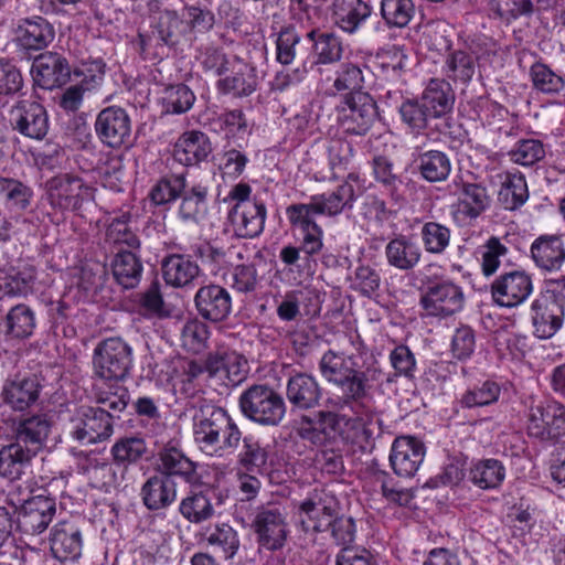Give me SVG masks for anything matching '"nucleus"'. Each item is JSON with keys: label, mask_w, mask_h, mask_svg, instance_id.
<instances>
[{"label": "nucleus", "mask_w": 565, "mask_h": 565, "mask_svg": "<svg viewBox=\"0 0 565 565\" xmlns=\"http://www.w3.org/2000/svg\"><path fill=\"white\" fill-rule=\"evenodd\" d=\"M11 121L22 135L32 139L44 138L49 130L46 111L36 102H19L11 110Z\"/></svg>", "instance_id": "21"}, {"label": "nucleus", "mask_w": 565, "mask_h": 565, "mask_svg": "<svg viewBox=\"0 0 565 565\" xmlns=\"http://www.w3.org/2000/svg\"><path fill=\"white\" fill-rule=\"evenodd\" d=\"M339 513L337 500L326 493H313L298 507L296 523L305 532L316 534L328 531Z\"/></svg>", "instance_id": "10"}, {"label": "nucleus", "mask_w": 565, "mask_h": 565, "mask_svg": "<svg viewBox=\"0 0 565 565\" xmlns=\"http://www.w3.org/2000/svg\"><path fill=\"white\" fill-rule=\"evenodd\" d=\"M420 239L429 254H443L450 244V228L438 222H426L420 227Z\"/></svg>", "instance_id": "57"}, {"label": "nucleus", "mask_w": 565, "mask_h": 565, "mask_svg": "<svg viewBox=\"0 0 565 565\" xmlns=\"http://www.w3.org/2000/svg\"><path fill=\"white\" fill-rule=\"evenodd\" d=\"M207 370L225 385L236 386L245 380L248 373V363L242 354L228 351L212 358Z\"/></svg>", "instance_id": "29"}, {"label": "nucleus", "mask_w": 565, "mask_h": 565, "mask_svg": "<svg viewBox=\"0 0 565 565\" xmlns=\"http://www.w3.org/2000/svg\"><path fill=\"white\" fill-rule=\"evenodd\" d=\"M35 326V313L24 303L12 307L7 313L6 333L13 339H25L31 337Z\"/></svg>", "instance_id": "45"}, {"label": "nucleus", "mask_w": 565, "mask_h": 565, "mask_svg": "<svg viewBox=\"0 0 565 565\" xmlns=\"http://www.w3.org/2000/svg\"><path fill=\"white\" fill-rule=\"evenodd\" d=\"M181 194L178 210L180 220L191 224L205 221L209 213V186L200 182L189 189L185 188Z\"/></svg>", "instance_id": "33"}, {"label": "nucleus", "mask_w": 565, "mask_h": 565, "mask_svg": "<svg viewBox=\"0 0 565 565\" xmlns=\"http://www.w3.org/2000/svg\"><path fill=\"white\" fill-rule=\"evenodd\" d=\"M416 163L422 178L431 183L445 181L451 171L449 157L439 150L419 153Z\"/></svg>", "instance_id": "43"}, {"label": "nucleus", "mask_w": 565, "mask_h": 565, "mask_svg": "<svg viewBox=\"0 0 565 565\" xmlns=\"http://www.w3.org/2000/svg\"><path fill=\"white\" fill-rule=\"evenodd\" d=\"M532 259L544 270H558L565 262L563 241L557 235L541 236L532 243Z\"/></svg>", "instance_id": "38"}, {"label": "nucleus", "mask_w": 565, "mask_h": 565, "mask_svg": "<svg viewBox=\"0 0 565 565\" xmlns=\"http://www.w3.org/2000/svg\"><path fill=\"white\" fill-rule=\"evenodd\" d=\"M220 427L213 438L211 450L207 452L209 456L223 457L234 452L242 438L237 425L226 412L224 417L221 418Z\"/></svg>", "instance_id": "47"}, {"label": "nucleus", "mask_w": 565, "mask_h": 565, "mask_svg": "<svg viewBox=\"0 0 565 565\" xmlns=\"http://www.w3.org/2000/svg\"><path fill=\"white\" fill-rule=\"evenodd\" d=\"M371 15V8L362 0H334L331 8L332 22L347 33H354Z\"/></svg>", "instance_id": "35"}, {"label": "nucleus", "mask_w": 565, "mask_h": 565, "mask_svg": "<svg viewBox=\"0 0 565 565\" xmlns=\"http://www.w3.org/2000/svg\"><path fill=\"white\" fill-rule=\"evenodd\" d=\"M111 456L118 466H129L138 462L147 452V445L142 438L126 437L117 440L111 447Z\"/></svg>", "instance_id": "58"}, {"label": "nucleus", "mask_w": 565, "mask_h": 565, "mask_svg": "<svg viewBox=\"0 0 565 565\" xmlns=\"http://www.w3.org/2000/svg\"><path fill=\"white\" fill-rule=\"evenodd\" d=\"M286 395L292 406L309 409L318 405L321 388L313 376L299 373L288 380Z\"/></svg>", "instance_id": "36"}, {"label": "nucleus", "mask_w": 565, "mask_h": 565, "mask_svg": "<svg viewBox=\"0 0 565 565\" xmlns=\"http://www.w3.org/2000/svg\"><path fill=\"white\" fill-rule=\"evenodd\" d=\"M52 422L46 414L22 416L13 420V440L38 455L49 439Z\"/></svg>", "instance_id": "18"}, {"label": "nucleus", "mask_w": 565, "mask_h": 565, "mask_svg": "<svg viewBox=\"0 0 565 565\" xmlns=\"http://www.w3.org/2000/svg\"><path fill=\"white\" fill-rule=\"evenodd\" d=\"M239 407L247 418L262 425L276 426L286 414L282 397L265 385L246 390L239 397Z\"/></svg>", "instance_id": "7"}, {"label": "nucleus", "mask_w": 565, "mask_h": 565, "mask_svg": "<svg viewBox=\"0 0 565 565\" xmlns=\"http://www.w3.org/2000/svg\"><path fill=\"white\" fill-rule=\"evenodd\" d=\"M267 210L263 202L233 205L227 215V231L239 238H254L262 234Z\"/></svg>", "instance_id": "19"}, {"label": "nucleus", "mask_w": 565, "mask_h": 565, "mask_svg": "<svg viewBox=\"0 0 565 565\" xmlns=\"http://www.w3.org/2000/svg\"><path fill=\"white\" fill-rule=\"evenodd\" d=\"M36 455L17 441L0 449V476L9 480H19L25 468Z\"/></svg>", "instance_id": "39"}, {"label": "nucleus", "mask_w": 565, "mask_h": 565, "mask_svg": "<svg viewBox=\"0 0 565 565\" xmlns=\"http://www.w3.org/2000/svg\"><path fill=\"white\" fill-rule=\"evenodd\" d=\"M40 388L35 377L17 376L3 383L1 398L13 412H24L36 403Z\"/></svg>", "instance_id": "25"}, {"label": "nucleus", "mask_w": 565, "mask_h": 565, "mask_svg": "<svg viewBox=\"0 0 565 565\" xmlns=\"http://www.w3.org/2000/svg\"><path fill=\"white\" fill-rule=\"evenodd\" d=\"M158 469L161 476H179L190 479L195 472V466L183 451L173 444L166 445L158 455Z\"/></svg>", "instance_id": "41"}, {"label": "nucleus", "mask_w": 565, "mask_h": 565, "mask_svg": "<svg viewBox=\"0 0 565 565\" xmlns=\"http://www.w3.org/2000/svg\"><path fill=\"white\" fill-rule=\"evenodd\" d=\"M530 295V278L519 271L501 276L492 285L493 300L501 307H515Z\"/></svg>", "instance_id": "26"}, {"label": "nucleus", "mask_w": 565, "mask_h": 565, "mask_svg": "<svg viewBox=\"0 0 565 565\" xmlns=\"http://www.w3.org/2000/svg\"><path fill=\"white\" fill-rule=\"evenodd\" d=\"M95 188L79 174L58 173L45 183V193L50 205L58 211H76L85 202L93 200Z\"/></svg>", "instance_id": "5"}, {"label": "nucleus", "mask_w": 565, "mask_h": 565, "mask_svg": "<svg viewBox=\"0 0 565 565\" xmlns=\"http://www.w3.org/2000/svg\"><path fill=\"white\" fill-rule=\"evenodd\" d=\"M209 330L204 322L193 319L184 323L181 330L182 345L193 353L201 352L209 339Z\"/></svg>", "instance_id": "64"}, {"label": "nucleus", "mask_w": 565, "mask_h": 565, "mask_svg": "<svg viewBox=\"0 0 565 565\" xmlns=\"http://www.w3.org/2000/svg\"><path fill=\"white\" fill-rule=\"evenodd\" d=\"M204 537L207 544L220 551L226 559L233 558L241 546L238 532L227 523L206 527Z\"/></svg>", "instance_id": "44"}, {"label": "nucleus", "mask_w": 565, "mask_h": 565, "mask_svg": "<svg viewBox=\"0 0 565 565\" xmlns=\"http://www.w3.org/2000/svg\"><path fill=\"white\" fill-rule=\"evenodd\" d=\"M142 265L132 252H118L113 262V274L124 288H134L140 280Z\"/></svg>", "instance_id": "49"}, {"label": "nucleus", "mask_w": 565, "mask_h": 565, "mask_svg": "<svg viewBox=\"0 0 565 565\" xmlns=\"http://www.w3.org/2000/svg\"><path fill=\"white\" fill-rule=\"evenodd\" d=\"M56 513L54 498L43 494L26 499L18 510V525L26 534L44 532Z\"/></svg>", "instance_id": "16"}, {"label": "nucleus", "mask_w": 565, "mask_h": 565, "mask_svg": "<svg viewBox=\"0 0 565 565\" xmlns=\"http://www.w3.org/2000/svg\"><path fill=\"white\" fill-rule=\"evenodd\" d=\"M34 281L35 268L32 265L24 264L8 274L0 287L6 295L25 297L33 291Z\"/></svg>", "instance_id": "54"}, {"label": "nucleus", "mask_w": 565, "mask_h": 565, "mask_svg": "<svg viewBox=\"0 0 565 565\" xmlns=\"http://www.w3.org/2000/svg\"><path fill=\"white\" fill-rule=\"evenodd\" d=\"M380 11L388 28L402 29L413 19L415 6L412 0H382Z\"/></svg>", "instance_id": "53"}, {"label": "nucleus", "mask_w": 565, "mask_h": 565, "mask_svg": "<svg viewBox=\"0 0 565 565\" xmlns=\"http://www.w3.org/2000/svg\"><path fill=\"white\" fill-rule=\"evenodd\" d=\"M200 268L194 259L185 255H171L162 264L164 281L173 287H185L199 275Z\"/></svg>", "instance_id": "40"}, {"label": "nucleus", "mask_w": 565, "mask_h": 565, "mask_svg": "<svg viewBox=\"0 0 565 565\" xmlns=\"http://www.w3.org/2000/svg\"><path fill=\"white\" fill-rule=\"evenodd\" d=\"M425 454L422 440L413 436H399L392 444L390 462L396 475L408 478L417 472Z\"/></svg>", "instance_id": "17"}, {"label": "nucleus", "mask_w": 565, "mask_h": 565, "mask_svg": "<svg viewBox=\"0 0 565 565\" xmlns=\"http://www.w3.org/2000/svg\"><path fill=\"white\" fill-rule=\"evenodd\" d=\"M179 512L191 523H201L214 515V507L207 493L193 492L183 498L179 504Z\"/></svg>", "instance_id": "51"}, {"label": "nucleus", "mask_w": 565, "mask_h": 565, "mask_svg": "<svg viewBox=\"0 0 565 565\" xmlns=\"http://www.w3.org/2000/svg\"><path fill=\"white\" fill-rule=\"evenodd\" d=\"M32 195V190L22 182L0 177V198L10 210H25L30 205Z\"/></svg>", "instance_id": "55"}, {"label": "nucleus", "mask_w": 565, "mask_h": 565, "mask_svg": "<svg viewBox=\"0 0 565 565\" xmlns=\"http://www.w3.org/2000/svg\"><path fill=\"white\" fill-rule=\"evenodd\" d=\"M225 415V409L214 405L205 404L200 406L193 415V438L199 449L206 454L211 450V445L217 428H221V418Z\"/></svg>", "instance_id": "27"}, {"label": "nucleus", "mask_w": 565, "mask_h": 565, "mask_svg": "<svg viewBox=\"0 0 565 565\" xmlns=\"http://www.w3.org/2000/svg\"><path fill=\"white\" fill-rule=\"evenodd\" d=\"M449 188L457 198L450 206V215L458 226L471 224L489 207L490 198L483 185L455 177Z\"/></svg>", "instance_id": "9"}, {"label": "nucleus", "mask_w": 565, "mask_h": 565, "mask_svg": "<svg viewBox=\"0 0 565 565\" xmlns=\"http://www.w3.org/2000/svg\"><path fill=\"white\" fill-rule=\"evenodd\" d=\"M95 130L105 145L119 148L130 142V117L121 107H106L97 115Z\"/></svg>", "instance_id": "14"}, {"label": "nucleus", "mask_w": 565, "mask_h": 565, "mask_svg": "<svg viewBox=\"0 0 565 565\" xmlns=\"http://www.w3.org/2000/svg\"><path fill=\"white\" fill-rule=\"evenodd\" d=\"M535 315L532 322L535 327V335L540 339L553 337L562 326L563 306L556 294L546 291L532 305Z\"/></svg>", "instance_id": "20"}, {"label": "nucleus", "mask_w": 565, "mask_h": 565, "mask_svg": "<svg viewBox=\"0 0 565 565\" xmlns=\"http://www.w3.org/2000/svg\"><path fill=\"white\" fill-rule=\"evenodd\" d=\"M500 393L501 388L498 383L486 381L466 391L459 402L465 408L482 407L497 402Z\"/></svg>", "instance_id": "60"}, {"label": "nucleus", "mask_w": 565, "mask_h": 565, "mask_svg": "<svg viewBox=\"0 0 565 565\" xmlns=\"http://www.w3.org/2000/svg\"><path fill=\"white\" fill-rule=\"evenodd\" d=\"M140 497L148 510H162L177 500V484L167 476H152L141 487Z\"/></svg>", "instance_id": "32"}, {"label": "nucleus", "mask_w": 565, "mask_h": 565, "mask_svg": "<svg viewBox=\"0 0 565 565\" xmlns=\"http://www.w3.org/2000/svg\"><path fill=\"white\" fill-rule=\"evenodd\" d=\"M95 398L102 407L97 409H106L108 414L121 413L128 404L129 394L125 386L119 385L118 382L110 385L108 390L97 386L95 390Z\"/></svg>", "instance_id": "62"}, {"label": "nucleus", "mask_w": 565, "mask_h": 565, "mask_svg": "<svg viewBox=\"0 0 565 565\" xmlns=\"http://www.w3.org/2000/svg\"><path fill=\"white\" fill-rule=\"evenodd\" d=\"M444 72L452 82L467 84L476 73V58L466 51H452L445 60Z\"/></svg>", "instance_id": "50"}, {"label": "nucleus", "mask_w": 565, "mask_h": 565, "mask_svg": "<svg viewBox=\"0 0 565 565\" xmlns=\"http://www.w3.org/2000/svg\"><path fill=\"white\" fill-rule=\"evenodd\" d=\"M434 118L450 113L455 103V94L450 84L444 79H431L418 98Z\"/></svg>", "instance_id": "37"}, {"label": "nucleus", "mask_w": 565, "mask_h": 565, "mask_svg": "<svg viewBox=\"0 0 565 565\" xmlns=\"http://www.w3.org/2000/svg\"><path fill=\"white\" fill-rule=\"evenodd\" d=\"M211 151V142L205 134L188 131L177 140L173 157L183 166H193L205 160Z\"/></svg>", "instance_id": "34"}, {"label": "nucleus", "mask_w": 565, "mask_h": 565, "mask_svg": "<svg viewBox=\"0 0 565 565\" xmlns=\"http://www.w3.org/2000/svg\"><path fill=\"white\" fill-rule=\"evenodd\" d=\"M337 124L345 135L363 136L376 118V104L371 95L353 92L335 107Z\"/></svg>", "instance_id": "8"}, {"label": "nucleus", "mask_w": 565, "mask_h": 565, "mask_svg": "<svg viewBox=\"0 0 565 565\" xmlns=\"http://www.w3.org/2000/svg\"><path fill=\"white\" fill-rule=\"evenodd\" d=\"M387 264L399 270H412L422 258V248L409 235L399 234L385 246Z\"/></svg>", "instance_id": "30"}, {"label": "nucleus", "mask_w": 565, "mask_h": 565, "mask_svg": "<svg viewBox=\"0 0 565 565\" xmlns=\"http://www.w3.org/2000/svg\"><path fill=\"white\" fill-rule=\"evenodd\" d=\"M156 28L159 39L169 46L178 44L180 39L188 33V26L182 15L172 10L160 13Z\"/></svg>", "instance_id": "56"}, {"label": "nucleus", "mask_w": 565, "mask_h": 565, "mask_svg": "<svg viewBox=\"0 0 565 565\" xmlns=\"http://www.w3.org/2000/svg\"><path fill=\"white\" fill-rule=\"evenodd\" d=\"M307 47L302 44L301 36L294 28H285L278 33L276 41V60L284 65H289L296 58H306Z\"/></svg>", "instance_id": "46"}, {"label": "nucleus", "mask_w": 565, "mask_h": 565, "mask_svg": "<svg viewBox=\"0 0 565 565\" xmlns=\"http://www.w3.org/2000/svg\"><path fill=\"white\" fill-rule=\"evenodd\" d=\"M398 114L402 122L415 134L425 130L434 119L418 98L404 100L398 107Z\"/></svg>", "instance_id": "59"}, {"label": "nucleus", "mask_w": 565, "mask_h": 565, "mask_svg": "<svg viewBox=\"0 0 565 565\" xmlns=\"http://www.w3.org/2000/svg\"><path fill=\"white\" fill-rule=\"evenodd\" d=\"M31 73L38 86L44 89H53L67 82L71 70L64 57L47 53L35 58Z\"/></svg>", "instance_id": "23"}, {"label": "nucleus", "mask_w": 565, "mask_h": 565, "mask_svg": "<svg viewBox=\"0 0 565 565\" xmlns=\"http://www.w3.org/2000/svg\"><path fill=\"white\" fill-rule=\"evenodd\" d=\"M352 198L349 185H340L335 191L311 196L308 203L291 204L286 209V216L291 227L305 232L319 226L317 215L334 216L340 214L348 200Z\"/></svg>", "instance_id": "3"}, {"label": "nucleus", "mask_w": 565, "mask_h": 565, "mask_svg": "<svg viewBox=\"0 0 565 565\" xmlns=\"http://www.w3.org/2000/svg\"><path fill=\"white\" fill-rule=\"evenodd\" d=\"M132 366V349L120 338H109L94 349V375L109 382L122 381Z\"/></svg>", "instance_id": "6"}, {"label": "nucleus", "mask_w": 565, "mask_h": 565, "mask_svg": "<svg viewBox=\"0 0 565 565\" xmlns=\"http://www.w3.org/2000/svg\"><path fill=\"white\" fill-rule=\"evenodd\" d=\"M565 435V406L554 399L541 402L532 413V438L541 446L554 443Z\"/></svg>", "instance_id": "13"}, {"label": "nucleus", "mask_w": 565, "mask_h": 565, "mask_svg": "<svg viewBox=\"0 0 565 565\" xmlns=\"http://www.w3.org/2000/svg\"><path fill=\"white\" fill-rule=\"evenodd\" d=\"M236 56L227 55L218 47L207 46L198 56L200 65L206 73L223 77L234 64Z\"/></svg>", "instance_id": "61"}, {"label": "nucleus", "mask_w": 565, "mask_h": 565, "mask_svg": "<svg viewBox=\"0 0 565 565\" xmlns=\"http://www.w3.org/2000/svg\"><path fill=\"white\" fill-rule=\"evenodd\" d=\"M50 545L57 559H76L82 554V532L74 522L60 521L51 530Z\"/></svg>", "instance_id": "24"}, {"label": "nucleus", "mask_w": 565, "mask_h": 565, "mask_svg": "<svg viewBox=\"0 0 565 565\" xmlns=\"http://www.w3.org/2000/svg\"><path fill=\"white\" fill-rule=\"evenodd\" d=\"M307 40L311 43V53L303 61L309 68L315 65L334 64L342 58L343 43L333 32L313 29L307 33Z\"/></svg>", "instance_id": "22"}, {"label": "nucleus", "mask_w": 565, "mask_h": 565, "mask_svg": "<svg viewBox=\"0 0 565 565\" xmlns=\"http://www.w3.org/2000/svg\"><path fill=\"white\" fill-rule=\"evenodd\" d=\"M227 73L217 82V88L224 94H233L237 97L248 96L257 87L255 68L241 58L234 60Z\"/></svg>", "instance_id": "31"}, {"label": "nucleus", "mask_w": 565, "mask_h": 565, "mask_svg": "<svg viewBox=\"0 0 565 565\" xmlns=\"http://www.w3.org/2000/svg\"><path fill=\"white\" fill-rule=\"evenodd\" d=\"M163 100L167 113L183 114L192 108L195 95L188 86L178 84L166 89Z\"/></svg>", "instance_id": "63"}, {"label": "nucleus", "mask_w": 565, "mask_h": 565, "mask_svg": "<svg viewBox=\"0 0 565 565\" xmlns=\"http://www.w3.org/2000/svg\"><path fill=\"white\" fill-rule=\"evenodd\" d=\"M536 459L547 466L554 481L565 487V444L550 443L535 447Z\"/></svg>", "instance_id": "52"}, {"label": "nucleus", "mask_w": 565, "mask_h": 565, "mask_svg": "<svg viewBox=\"0 0 565 565\" xmlns=\"http://www.w3.org/2000/svg\"><path fill=\"white\" fill-rule=\"evenodd\" d=\"M12 33L14 42L26 51L44 50L55 39L53 24L40 15L18 19Z\"/></svg>", "instance_id": "15"}, {"label": "nucleus", "mask_w": 565, "mask_h": 565, "mask_svg": "<svg viewBox=\"0 0 565 565\" xmlns=\"http://www.w3.org/2000/svg\"><path fill=\"white\" fill-rule=\"evenodd\" d=\"M504 477L505 469L497 459H484L476 462L469 475L471 482L483 490L498 488Z\"/></svg>", "instance_id": "48"}, {"label": "nucleus", "mask_w": 565, "mask_h": 565, "mask_svg": "<svg viewBox=\"0 0 565 565\" xmlns=\"http://www.w3.org/2000/svg\"><path fill=\"white\" fill-rule=\"evenodd\" d=\"M195 306L203 318L211 321H222L231 312L232 300L225 288L210 285L198 290Z\"/></svg>", "instance_id": "28"}, {"label": "nucleus", "mask_w": 565, "mask_h": 565, "mask_svg": "<svg viewBox=\"0 0 565 565\" xmlns=\"http://www.w3.org/2000/svg\"><path fill=\"white\" fill-rule=\"evenodd\" d=\"M466 305L462 287L451 279L430 282L419 297L420 316L438 320L460 313Z\"/></svg>", "instance_id": "4"}, {"label": "nucleus", "mask_w": 565, "mask_h": 565, "mask_svg": "<svg viewBox=\"0 0 565 565\" xmlns=\"http://www.w3.org/2000/svg\"><path fill=\"white\" fill-rule=\"evenodd\" d=\"M70 436L81 445H93L113 434L111 414L106 409L81 407L70 423Z\"/></svg>", "instance_id": "11"}, {"label": "nucleus", "mask_w": 565, "mask_h": 565, "mask_svg": "<svg viewBox=\"0 0 565 565\" xmlns=\"http://www.w3.org/2000/svg\"><path fill=\"white\" fill-rule=\"evenodd\" d=\"M252 525L259 546L268 551H277L285 545L289 529L287 514L281 508L277 505L260 508Z\"/></svg>", "instance_id": "12"}, {"label": "nucleus", "mask_w": 565, "mask_h": 565, "mask_svg": "<svg viewBox=\"0 0 565 565\" xmlns=\"http://www.w3.org/2000/svg\"><path fill=\"white\" fill-rule=\"evenodd\" d=\"M317 422L318 413H315L312 417H303L301 420V426L299 428V434L303 439L321 447V450L316 456V462L317 465H319L320 469L323 472L330 475H338L344 469L342 456L343 446L351 445L356 446L359 448H365V446L369 444L372 437V431L369 428L371 418H364L365 436L359 440H349L342 438L341 436H330V438L326 436L323 438H317Z\"/></svg>", "instance_id": "2"}, {"label": "nucleus", "mask_w": 565, "mask_h": 565, "mask_svg": "<svg viewBox=\"0 0 565 565\" xmlns=\"http://www.w3.org/2000/svg\"><path fill=\"white\" fill-rule=\"evenodd\" d=\"M501 186L498 200L507 210H515L523 205L529 198L527 182L523 174L504 173L498 175Z\"/></svg>", "instance_id": "42"}, {"label": "nucleus", "mask_w": 565, "mask_h": 565, "mask_svg": "<svg viewBox=\"0 0 565 565\" xmlns=\"http://www.w3.org/2000/svg\"><path fill=\"white\" fill-rule=\"evenodd\" d=\"M349 341L356 353L328 350L319 362L322 377L342 390L343 396L329 397L326 408L317 412V438L341 436L359 440L365 436L364 418L370 416L360 401L367 395L374 383L381 382L382 371L376 363L362 369L359 359L364 345L359 335H350Z\"/></svg>", "instance_id": "1"}]
</instances>
